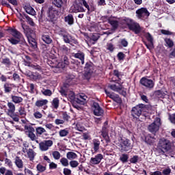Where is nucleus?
I'll list each match as a JSON object with an SVG mask.
<instances>
[{
	"label": "nucleus",
	"mask_w": 175,
	"mask_h": 175,
	"mask_svg": "<svg viewBox=\"0 0 175 175\" xmlns=\"http://www.w3.org/2000/svg\"><path fill=\"white\" fill-rule=\"evenodd\" d=\"M8 31L9 33L14 36V38H11L8 39V42L11 43V44H24L25 43V39L24 38V36H23V34L18 31L16 29L13 28H9L8 29Z\"/></svg>",
	"instance_id": "1"
},
{
	"label": "nucleus",
	"mask_w": 175,
	"mask_h": 175,
	"mask_svg": "<svg viewBox=\"0 0 175 175\" xmlns=\"http://www.w3.org/2000/svg\"><path fill=\"white\" fill-rule=\"evenodd\" d=\"M147 109V105L144 104H138L133 107L131 111V116L132 121L135 122H139L140 120V117L143 116V111Z\"/></svg>",
	"instance_id": "2"
},
{
	"label": "nucleus",
	"mask_w": 175,
	"mask_h": 175,
	"mask_svg": "<svg viewBox=\"0 0 175 175\" xmlns=\"http://www.w3.org/2000/svg\"><path fill=\"white\" fill-rule=\"evenodd\" d=\"M59 10L57 9V8L53 5L49 6L46 10V21H49V23H55L59 18Z\"/></svg>",
	"instance_id": "3"
},
{
	"label": "nucleus",
	"mask_w": 175,
	"mask_h": 175,
	"mask_svg": "<svg viewBox=\"0 0 175 175\" xmlns=\"http://www.w3.org/2000/svg\"><path fill=\"white\" fill-rule=\"evenodd\" d=\"M7 106L8 107L7 114L12 118L15 122H18L20 121V119L18 118V114L16 113V105H14L12 102H8L7 104Z\"/></svg>",
	"instance_id": "4"
},
{
	"label": "nucleus",
	"mask_w": 175,
	"mask_h": 175,
	"mask_svg": "<svg viewBox=\"0 0 175 175\" xmlns=\"http://www.w3.org/2000/svg\"><path fill=\"white\" fill-rule=\"evenodd\" d=\"M162 125V122H161V119L159 118H156L154 122L149 124L148 126V129L149 132L155 135L158 131H159V128Z\"/></svg>",
	"instance_id": "5"
},
{
	"label": "nucleus",
	"mask_w": 175,
	"mask_h": 175,
	"mask_svg": "<svg viewBox=\"0 0 175 175\" xmlns=\"http://www.w3.org/2000/svg\"><path fill=\"white\" fill-rule=\"evenodd\" d=\"M157 148H163L164 151L167 152V151H170V150H172V142L166 138H161L159 141Z\"/></svg>",
	"instance_id": "6"
},
{
	"label": "nucleus",
	"mask_w": 175,
	"mask_h": 175,
	"mask_svg": "<svg viewBox=\"0 0 175 175\" xmlns=\"http://www.w3.org/2000/svg\"><path fill=\"white\" fill-rule=\"evenodd\" d=\"M120 147L121 152H126V151L132 150V142L128 139H121Z\"/></svg>",
	"instance_id": "7"
},
{
	"label": "nucleus",
	"mask_w": 175,
	"mask_h": 175,
	"mask_svg": "<svg viewBox=\"0 0 175 175\" xmlns=\"http://www.w3.org/2000/svg\"><path fill=\"white\" fill-rule=\"evenodd\" d=\"M139 83L148 90H152V88H154L155 86V82H154V81L144 77L140 79Z\"/></svg>",
	"instance_id": "8"
},
{
	"label": "nucleus",
	"mask_w": 175,
	"mask_h": 175,
	"mask_svg": "<svg viewBox=\"0 0 175 175\" xmlns=\"http://www.w3.org/2000/svg\"><path fill=\"white\" fill-rule=\"evenodd\" d=\"M36 133L37 137H42V139H49L50 134L42 126H38L36 128Z\"/></svg>",
	"instance_id": "9"
},
{
	"label": "nucleus",
	"mask_w": 175,
	"mask_h": 175,
	"mask_svg": "<svg viewBox=\"0 0 175 175\" xmlns=\"http://www.w3.org/2000/svg\"><path fill=\"white\" fill-rule=\"evenodd\" d=\"M133 19L131 18H128L126 16H124L120 20V25L122 29H125L126 28H129L131 25Z\"/></svg>",
	"instance_id": "10"
},
{
	"label": "nucleus",
	"mask_w": 175,
	"mask_h": 175,
	"mask_svg": "<svg viewBox=\"0 0 175 175\" xmlns=\"http://www.w3.org/2000/svg\"><path fill=\"white\" fill-rule=\"evenodd\" d=\"M92 107V110L94 116H97L98 117H100V116H103V113H105V111H103V109L100 107V105H99V103L96 102H93Z\"/></svg>",
	"instance_id": "11"
},
{
	"label": "nucleus",
	"mask_w": 175,
	"mask_h": 175,
	"mask_svg": "<svg viewBox=\"0 0 175 175\" xmlns=\"http://www.w3.org/2000/svg\"><path fill=\"white\" fill-rule=\"evenodd\" d=\"M53 144L52 140H44L39 144V148L40 151H47L50 147Z\"/></svg>",
	"instance_id": "12"
},
{
	"label": "nucleus",
	"mask_w": 175,
	"mask_h": 175,
	"mask_svg": "<svg viewBox=\"0 0 175 175\" xmlns=\"http://www.w3.org/2000/svg\"><path fill=\"white\" fill-rule=\"evenodd\" d=\"M46 62L48 65L51 66V68H55V69H58L59 70H61V66H63L62 64H60L57 58L48 59Z\"/></svg>",
	"instance_id": "13"
},
{
	"label": "nucleus",
	"mask_w": 175,
	"mask_h": 175,
	"mask_svg": "<svg viewBox=\"0 0 175 175\" xmlns=\"http://www.w3.org/2000/svg\"><path fill=\"white\" fill-rule=\"evenodd\" d=\"M153 96L157 99H165L167 96V91L165 88H161V90L154 91Z\"/></svg>",
	"instance_id": "14"
},
{
	"label": "nucleus",
	"mask_w": 175,
	"mask_h": 175,
	"mask_svg": "<svg viewBox=\"0 0 175 175\" xmlns=\"http://www.w3.org/2000/svg\"><path fill=\"white\" fill-rule=\"evenodd\" d=\"M129 29L132 31V32H134L135 35H139V33L142 32V27H140L139 23L135 22V21H133L131 25H130Z\"/></svg>",
	"instance_id": "15"
},
{
	"label": "nucleus",
	"mask_w": 175,
	"mask_h": 175,
	"mask_svg": "<svg viewBox=\"0 0 175 175\" xmlns=\"http://www.w3.org/2000/svg\"><path fill=\"white\" fill-rule=\"evenodd\" d=\"M142 139L144 142H145L146 144H148L149 146H154L157 140V138L151 135V134L144 135L143 137H142Z\"/></svg>",
	"instance_id": "16"
},
{
	"label": "nucleus",
	"mask_w": 175,
	"mask_h": 175,
	"mask_svg": "<svg viewBox=\"0 0 175 175\" xmlns=\"http://www.w3.org/2000/svg\"><path fill=\"white\" fill-rule=\"evenodd\" d=\"M136 14L138 18H146L150 16V12L147 8H142L136 11Z\"/></svg>",
	"instance_id": "17"
},
{
	"label": "nucleus",
	"mask_w": 175,
	"mask_h": 175,
	"mask_svg": "<svg viewBox=\"0 0 175 175\" xmlns=\"http://www.w3.org/2000/svg\"><path fill=\"white\" fill-rule=\"evenodd\" d=\"M47 103H49V100L47 99L38 100L35 103V106H36V107H38L39 109H40V107H42L44 110H46V109H47Z\"/></svg>",
	"instance_id": "18"
},
{
	"label": "nucleus",
	"mask_w": 175,
	"mask_h": 175,
	"mask_svg": "<svg viewBox=\"0 0 175 175\" xmlns=\"http://www.w3.org/2000/svg\"><path fill=\"white\" fill-rule=\"evenodd\" d=\"M103 159V154H98L94 157L90 159V163L92 165H99L100 162Z\"/></svg>",
	"instance_id": "19"
},
{
	"label": "nucleus",
	"mask_w": 175,
	"mask_h": 175,
	"mask_svg": "<svg viewBox=\"0 0 175 175\" xmlns=\"http://www.w3.org/2000/svg\"><path fill=\"white\" fill-rule=\"evenodd\" d=\"M101 135L107 143H110V137H109V126H103L101 130Z\"/></svg>",
	"instance_id": "20"
},
{
	"label": "nucleus",
	"mask_w": 175,
	"mask_h": 175,
	"mask_svg": "<svg viewBox=\"0 0 175 175\" xmlns=\"http://www.w3.org/2000/svg\"><path fill=\"white\" fill-rule=\"evenodd\" d=\"M65 3H66L65 0H52V5H53L54 8H57L60 10L64 8Z\"/></svg>",
	"instance_id": "21"
},
{
	"label": "nucleus",
	"mask_w": 175,
	"mask_h": 175,
	"mask_svg": "<svg viewBox=\"0 0 175 175\" xmlns=\"http://www.w3.org/2000/svg\"><path fill=\"white\" fill-rule=\"evenodd\" d=\"M72 57H74V58H77L78 59H79V64H81V65H84V59L85 58V54H84V53L81 52V51H79L77 53H72Z\"/></svg>",
	"instance_id": "22"
},
{
	"label": "nucleus",
	"mask_w": 175,
	"mask_h": 175,
	"mask_svg": "<svg viewBox=\"0 0 175 175\" xmlns=\"http://www.w3.org/2000/svg\"><path fill=\"white\" fill-rule=\"evenodd\" d=\"M87 99H88V97L85 94H81L79 95V98H75V102L79 105H85L87 103Z\"/></svg>",
	"instance_id": "23"
},
{
	"label": "nucleus",
	"mask_w": 175,
	"mask_h": 175,
	"mask_svg": "<svg viewBox=\"0 0 175 175\" xmlns=\"http://www.w3.org/2000/svg\"><path fill=\"white\" fill-rule=\"evenodd\" d=\"M22 28L27 39H29V38H32V34L33 33V30H32V29H31L28 26L24 27L23 25H22Z\"/></svg>",
	"instance_id": "24"
},
{
	"label": "nucleus",
	"mask_w": 175,
	"mask_h": 175,
	"mask_svg": "<svg viewBox=\"0 0 175 175\" xmlns=\"http://www.w3.org/2000/svg\"><path fill=\"white\" fill-rule=\"evenodd\" d=\"M14 87V84L10 83H5L3 85V91L5 94H10L12 91H13V88Z\"/></svg>",
	"instance_id": "25"
},
{
	"label": "nucleus",
	"mask_w": 175,
	"mask_h": 175,
	"mask_svg": "<svg viewBox=\"0 0 175 175\" xmlns=\"http://www.w3.org/2000/svg\"><path fill=\"white\" fill-rule=\"evenodd\" d=\"M64 21L68 25H73L75 24V18L73 17V14H68L67 16L64 17Z\"/></svg>",
	"instance_id": "26"
},
{
	"label": "nucleus",
	"mask_w": 175,
	"mask_h": 175,
	"mask_svg": "<svg viewBox=\"0 0 175 175\" xmlns=\"http://www.w3.org/2000/svg\"><path fill=\"white\" fill-rule=\"evenodd\" d=\"M73 11L75 13L85 12L84 7H83V4L80 3H75L73 5Z\"/></svg>",
	"instance_id": "27"
},
{
	"label": "nucleus",
	"mask_w": 175,
	"mask_h": 175,
	"mask_svg": "<svg viewBox=\"0 0 175 175\" xmlns=\"http://www.w3.org/2000/svg\"><path fill=\"white\" fill-rule=\"evenodd\" d=\"M108 23L111 26L113 31L118 29V27H120V21L116 20L109 19Z\"/></svg>",
	"instance_id": "28"
},
{
	"label": "nucleus",
	"mask_w": 175,
	"mask_h": 175,
	"mask_svg": "<svg viewBox=\"0 0 175 175\" xmlns=\"http://www.w3.org/2000/svg\"><path fill=\"white\" fill-rule=\"evenodd\" d=\"M27 40L31 49L33 50H36V49H38V42L35 38L30 37L29 38H27Z\"/></svg>",
	"instance_id": "29"
},
{
	"label": "nucleus",
	"mask_w": 175,
	"mask_h": 175,
	"mask_svg": "<svg viewBox=\"0 0 175 175\" xmlns=\"http://www.w3.org/2000/svg\"><path fill=\"white\" fill-rule=\"evenodd\" d=\"M14 163L18 169H23V167H24V162H23V160L18 156L15 157Z\"/></svg>",
	"instance_id": "30"
},
{
	"label": "nucleus",
	"mask_w": 175,
	"mask_h": 175,
	"mask_svg": "<svg viewBox=\"0 0 175 175\" xmlns=\"http://www.w3.org/2000/svg\"><path fill=\"white\" fill-rule=\"evenodd\" d=\"M25 150L27 151V157L29 159V161H33V159H35V157H36V152H35V151L32 148Z\"/></svg>",
	"instance_id": "31"
},
{
	"label": "nucleus",
	"mask_w": 175,
	"mask_h": 175,
	"mask_svg": "<svg viewBox=\"0 0 175 175\" xmlns=\"http://www.w3.org/2000/svg\"><path fill=\"white\" fill-rule=\"evenodd\" d=\"M59 64H62V66H60L61 69H64L66 66L69 65V59L66 57V55H63L62 57V60L59 62Z\"/></svg>",
	"instance_id": "32"
},
{
	"label": "nucleus",
	"mask_w": 175,
	"mask_h": 175,
	"mask_svg": "<svg viewBox=\"0 0 175 175\" xmlns=\"http://www.w3.org/2000/svg\"><path fill=\"white\" fill-rule=\"evenodd\" d=\"M42 40L46 44H51L53 43V39L49 34H43L41 38Z\"/></svg>",
	"instance_id": "33"
},
{
	"label": "nucleus",
	"mask_w": 175,
	"mask_h": 175,
	"mask_svg": "<svg viewBox=\"0 0 175 175\" xmlns=\"http://www.w3.org/2000/svg\"><path fill=\"white\" fill-rule=\"evenodd\" d=\"M108 88H110V90L115 92H118V91H120V90H121V88H124V87H122V85L121 84H118V85L116 84H109L108 85Z\"/></svg>",
	"instance_id": "34"
},
{
	"label": "nucleus",
	"mask_w": 175,
	"mask_h": 175,
	"mask_svg": "<svg viewBox=\"0 0 175 175\" xmlns=\"http://www.w3.org/2000/svg\"><path fill=\"white\" fill-rule=\"evenodd\" d=\"M84 70L86 72H94V64L91 62H86Z\"/></svg>",
	"instance_id": "35"
},
{
	"label": "nucleus",
	"mask_w": 175,
	"mask_h": 175,
	"mask_svg": "<svg viewBox=\"0 0 175 175\" xmlns=\"http://www.w3.org/2000/svg\"><path fill=\"white\" fill-rule=\"evenodd\" d=\"M11 99H12V102L16 104L21 103V102H23V100L22 97L13 95V94L11 95Z\"/></svg>",
	"instance_id": "36"
},
{
	"label": "nucleus",
	"mask_w": 175,
	"mask_h": 175,
	"mask_svg": "<svg viewBox=\"0 0 175 175\" xmlns=\"http://www.w3.org/2000/svg\"><path fill=\"white\" fill-rule=\"evenodd\" d=\"M93 145H94L93 148H94V152H98V151H99V146H100V141L96 139H93Z\"/></svg>",
	"instance_id": "37"
},
{
	"label": "nucleus",
	"mask_w": 175,
	"mask_h": 175,
	"mask_svg": "<svg viewBox=\"0 0 175 175\" xmlns=\"http://www.w3.org/2000/svg\"><path fill=\"white\" fill-rule=\"evenodd\" d=\"M66 158L69 159V161H73L74 159H77V154L74 152H68L66 153Z\"/></svg>",
	"instance_id": "38"
},
{
	"label": "nucleus",
	"mask_w": 175,
	"mask_h": 175,
	"mask_svg": "<svg viewBox=\"0 0 175 175\" xmlns=\"http://www.w3.org/2000/svg\"><path fill=\"white\" fill-rule=\"evenodd\" d=\"M16 114H18L19 119L20 116H21L23 118L25 117V116H27V111H25V108L24 107H20L18 108V112H16Z\"/></svg>",
	"instance_id": "39"
},
{
	"label": "nucleus",
	"mask_w": 175,
	"mask_h": 175,
	"mask_svg": "<svg viewBox=\"0 0 175 175\" xmlns=\"http://www.w3.org/2000/svg\"><path fill=\"white\" fill-rule=\"evenodd\" d=\"M111 99L116 102V103H119L121 105L122 103V99L120 97V95L114 94L113 96H111Z\"/></svg>",
	"instance_id": "40"
},
{
	"label": "nucleus",
	"mask_w": 175,
	"mask_h": 175,
	"mask_svg": "<svg viewBox=\"0 0 175 175\" xmlns=\"http://www.w3.org/2000/svg\"><path fill=\"white\" fill-rule=\"evenodd\" d=\"M25 10L26 13H27V14H30L31 16H35V13H36L33 8L31 6H25Z\"/></svg>",
	"instance_id": "41"
},
{
	"label": "nucleus",
	"mask_w": 175,
	"mask_h": 175,
	"mask_svg": "<svg viewBox=\"0 0 175 175\" xmlns=\"http://www.w3.org/2000/svg\"><path fill=\"white\" fill-rule=\"evenodd\" d=\"M164 42L166 43V46L168 47L169 49H172L173 46H174V42H173V40L170 38H165L164 40Z\"/></svg>",
	"instance_id": "42"
},
{
	"label": "nucleus",
	"mask_w": 175,
	"mask_h": 175,
	"mask_svg": "<svg viewBox=\"0 0 175 175\" xmlns=\"http://www.w3.org/2000/svg\"><path fill=\"white\" fill-rule=\"evenodd\" d=\"M59 51H62L65 54H68L70 51V49L66 46V45H62L59 46Z\"/></svg>",
	"instance_id": "43"
},
{
	"label": "nucleus",
	"mask_w": 175,
	"mask_h": 175,
	"mask_svg": "<svg viewBox=\"0 0 175 175\" xmlns=\"http://www.w3.org/2000/svg\"><path fill=\"white\" fill-rule=\"evenodd\" d=\"M128 159H129V154H122L120 157V161L122 162V163H126V162H128Z\"/></svg>",
	"instance_id": "44"
},
{
	"label": "nucleus",
	"mask_w": 175,
	"mask_h": 175,
	"mask_svg": "<svg viewBox=\"0 0 175 175\" xmlns=\"http://www.w3.org/2000/svg\"><path fill=\"white\" fill-rule=\"evenodd\" d=\"M25 130L27 131H25V133H35V128H33L32 126L31 125H25Z\"/></svg>",
	"instance_id": "45"
},
{
	"label": "nucleus",
	"mask_w": 175,
	"mask_h": 175,
	"mask_svg": "<svg viewBox=\"0 0 175 175\" xmlns=\"http://www.w3.org/2000/svg\"><path fill=\"white\" fill-rule=\"evenodd\" d=\"M52 106L54 109H58L59 107V99L58 98H55L52 100Z\"/></svg>",
	"instance_id": "46"
},
{
	"label": "nucleus",
	"mask_w": 175,
	"mask_h": 175,
	"mask_svg": "<svg viewBox=\"0 0 175 175\" xmlns=\"http://www.w3.org/2000/svg\"><path fill=\"white\" fill-rule=\"evenodd\" d=\"M37 172L39 173H43L44 172H46V166H44L43 165L39 163L36 166Z\"/></svg>",
	"instance_id": "47"
},
{
	"label": "nucleus",
	"mask_w": 175,
	"mask_h": 175,
	"mask_svg": "<svg viewBox=\"0 0 175 175\" xmlns=\"http://www.w3.org/2000/svg\"><path fill=\"white\" fill-rule=\"evenodd\" d=\"M28 137H29L30 140L31 142H34V140H36V139H38V137L36 135V133H29L26 134Z\"/></svg>",
	"instance_id": "48"
},
{
	"label": "nucleus",
	"mask_w": 175,
	"mask_h": 175,
	"mask_svg": "<svg viewBox=\"0 0 175 175\" xmlns=\"http://www.w3.org/2000/svg\"><path fill=\"white\" fill-rule=\"evenodd\" d=\"M25 18L27 20L28 24L31 25V27H35V22H33V20L29 17L27 14H23Z\"/></svg>",
	"instance_id": "49"
},
{
	"label": "nucleus",
	"mask_w": 175,
	"mask_h": 175,
	"mask_svg": "<svg viewBox=\"0 0 175 175\" xmlns=\"http://www.w3.org/2000/svg\"><path fill=\"white\" fill-rule=\"evenodd\" d=\"M106 49H107V50L110 51V53H113L116 47H114V44H113V43L108 42V43H107Z\"/></svg>",
	"instance_id": "50"
},
{
	"label": "nucleus",
	"mask_w": 175,
	"mask_h": 175,
	"mask_svg": "<svg viewBox=\"0 0 175 175\" xmlns=\"http://www.w3.org/2000/svg\"><path fill=\"white\" fill-rule=\"evenodd\" d=\"M60 137H65L67 135H69V131L66 129H62L59 131Z\"/></svg>",
	"instance_id": "51"
},
{
	"label": "nucleus",
	"mask_w": 175,
	"mask_h": 175,
	"mask_svg": "<svg viewBox=\"0 0 175 175\" xmlns=\"http://www.w3.org/2000/svg\"><path fill=\"white\" fill-rule=\"evenodd\" d=\"M62 116L63 120L66 121L67 122L68 121H69V120H70V116H69L68 114V112L66 111L62 112Z\"/></svg>",
	"instance_id": "52"
},
{
	"label": "nucleus",
	"mask_w": 175,
	"mask_h": 175,
	"mask_svg": "<svg viewBox=\"0 0 175 175\" xmlns=\"http://www.w3.org/2000/svg\"><path fill=\"white\" fill-rule=\"evenodd\" d=\"M139 157L137 155H134L133 157H131L129 160L131 163H134L136 165L137 162H139Z\"/></svg>",
	"instance_id": "53"
},
{
	"label": "nucleus",
	"mask_w": 175,
	"mask_h": 175,
	"mask_svg": "<svg viewBox=\"0 0 175 175\" xmlns=\"http://www.w3.org/2000/svg\"><path fill=\"white\" fill-rule=\"evenodd\" d=\"M145 38L148 42H150V43H152L154 42V38L149 32L145 33Z\"/></svg>",
	"instance_id": "54"
},
{
	"label": "nucleus",
	"mask_w": 175,
	"mask_h": 175,
	"mask_svg": "<svg viewBox=\"0 0 175 175\" xmlns=\"http://www.w3.org/2000/svg\"><path fill=\"white\" fill-rule=\"evenodd\" d=\"M60 163H62V165L65 167L69 166V161H68V159L65 157H62L60 159Z\"/></svg>",
	"instance_id": "55"
},
{
	"label": "nucleus",
	"mask_w": 175,
	"mask_h": 175,
	"mask_svg": "<svg viewBox=\"0 0 175 175\" xmlns=\"http://www.w3.org/2000/svg\"><path fill=\"white\" fill-rule=\"evenodd\" d=\"M93 73L94 72H92L90 71H85L84 70L83 76H84L85 79H86V80H90V79H91V77L92 76Z\"/></svg>",
	"instance_id": "56"
},
{
	"label": "nucleus",
	"mask_w": 175,
	"mask_h": 175,
	"mask_svg": "<svg viewBox=\"0 0 175 175\" xmlns=\"http://www.w3.org/2000/svg\"><path fill=\"white\" fill-rule=\"evenodd\" d=\"M119 43L122 47H128L129 42L128 40H126L125 38L121 39Z\"/></svg>",
	"instance_id": "57"
},
{
	"label": "nucleus",
	"mask_w": 175,
	"mask_h": 175,
	"mask_svg": "<svg viewBox=\"0 0 175 175\" xmlns=\"http://www.w3.org/2000/svg\"><path fill=\"white\" fill-rule=\"evenodd\" d=\"M52 155L54 158V159L58 160L59 158H61V153L55 150L52 152Z\"/></svg>",
	"instance_id": "58"
},
{
	"label": "nucleus",
	"mask_w": 175,
	"mask_h": 175,
	"mask_svg": "<svg viewBox=\"0 0 175 175\" xmlns=\"http://www.w3.org/2000/svg\"><path fill=\"white\" fill-rule=\"evenodd\" d=\"M42 94L45 96H51V95H53V92L49 89H46L42 91Z\"/></svg>",
	"instance_id": "59"
},
{
	"label": "nucleus",
	"mask_w": 175,
	"mask_h": 175,
	"mask_svg": "<svg viewBox=\"0 0 175 175\" xmlns=\"http://www.w3.org/2000/svg\"><path fill=\"white\" fill-rule=\"evenodd\" d=\"M69 165L72 168L77 167V166H79V161L76 160H72L70 161Z\"/></svg>",
	"instance_id": "60"
},
{
	"label": "nucleus",
	"mask_w": 175,
	"mask_h": 175,
	"mask_svg": "<svg viewBox=\"0 0 175 175\" xmlns=\"http://www.w3.org/2000/svg\"><path fill=\"white\" fill-rule=\"evenodd\" d=\"M33 117L36 120H40V118H42V117H43V114H42V113L37 111L33 113Z\"/></svg>",
	"instance_id": "61"
},
{
	"label": "nucleus",
	"mask_w": 175,
	"mask_h": 175,
	"mask_svg": "<svg viewBox=\"0 0 175 175\" xmlns=\"http://www.w3.org/2000/svg\"><path fill=\"white\" fill-rule=\"evenodd\" d=\"M118 61H124L125 58V55L122 52H119L117 55Z\"/></svg>",
	"instance_id": "62"
},
{
	"label": "nucleus",
	"mask_w": 175,
	"mask_h": 175,
	"mask_svg": "<svg viewBox=\"0 0 175 175\" xmlns=\"http://www.w3.org/2000/svg\"><path fill=\"white\" fill-rule=\"evenodd\" d=\"M12 79L14 80V81H16L17 83H18V81H20V75L18 74H17L16 72H14L12 75Z\"/></svg>",
	"instance_id": "63"
},
{
	"label": "nucleus",
	"mask_w": 175,
	"mask_h": 175,
	"mask_svg": "<svg viewBox=\"0 0 175 175\" xmlns=\"http://www.w3.org/2000/svg\"><path fill=\"white\" fill-rule=\"evenodd\" d=\"M62 36H63V39L65 43L70 44V42H72V40L69 39V36H68L67 34H62Z\"/></svg>",
	"instance_id": "64"
}]
</instances>
